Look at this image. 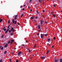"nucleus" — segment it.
<instances>
[{"label": "nucleus", "instance_id": "nucleus-1", "mask_svg": "<svg viewBox=\"0 0 62 62\" xmlns=\"http://www.w3.org/2000/svg\"><path fill=\"white\" fill-rule=\"evenodd\" d=\"M22 54V52H18V55H20L21 54Z\"/></svg>", "mask_w": 62, "mask_h": 62}, {"label": "nucleus", "instance_id": "nucleus-2", "mask_svg": "<svg viewBox=\"0 0 62 62\" xmlns=\"http://www.w3.org/2000/svg\"><path fill=\"white\" fill-rule=\"evenodd\" d=\"M9 29H7V31H6L5 32V34H7V32L9 31Z\"/></svg>", "mask_w": 62, "mask_h": 62}, {"label": "nucleus", "instance_id": "nucleus-3", "mask_svg": "<svg viewBox=\"0 0 62 62\" xmlns=\"http://www.w3.org/2000/svg\"><path fill=\"white\" fill-rule=\"evenodd\" d=\"M8 46V45L7 44H6L4 46V48H7Z\"/></svg>", "mask_w": 62, "mask_h": 62}, {"label": "nucleus", "instance_id": "nucleus-4", "mask_svg": "<svg viewBox=\"0 0 62 62\" xmlns=\"http://www.w3.org/2000/svg\"><path fill=\"white\" fill-rule=\"evenodd\" d=\"M41 38V39H42L43 38V34H41L40 35Z\"/></svg>", "mask_w": 62, "mask_h": 62}, {"label": "nucleus", "instance_id": "nucleus-5", "mask_svg": "<svg viewBox=\"0 0 62 62\" xmlns=\"http://www.w3.org/2000/svg\"><path fill=\"white\" fill-rule=\"evenodd\" d=\"M40 22L41 24V25H42V24H43V20H41Z\"/></svg>", "mask_w": 62, "mask_h": 62}, {"label": "nucleus", "instance_id": "nucleus-6", "mask_svg": "<svg viewBox=\"0 0 62 62\" xmlns=\"http://www.w3.org/2000/svg\"><path fill=\"white\" fill-rule=\"evenodd\" d=\"M41 59H45V58L46 57L45 56H44V57L42 56L41 57Z\"/></svg>", "mask_w": 62, "mask_h": 62}, {"label": "nucleus", "instance_id": "nucleus-7", "mask_svg": "<svg viewBox=\"0 0 62 62\" xmlns=\"http://www.w3.org/2000/svg\"><path fill=\"white\" fill-rule=\"evenodd\" d=\"M38 29H40V25H39L38 26Z\"/></svg>", "mask_w": 62, "mask_h": 62}, {"label": "nucleus", "instance_id": "nucleus-8", "mask_svg": "<svg viewBox=\"0 0 62 62\" xmlns=\"http://www.w3.org/2000/svg\"><path fill=\"white\" fill-rule=\"evenodd\" d=\"M50 40H51V39L50 38H49L48 39H47V41L48 42H49V41H50Z\"/></svg>", "mask_w": 62, "mask_h": 62}, {"label": "nucleus", "instance_id": "nucleus-9", "mask_svg": "<svg viewBox=\"0 0 62 62\" xmlns=\"http://www.w3.org/2000/svg\"><path fill=\"white\" fill-rule=\"evenodd\" d=\"M12 23H15V21L14 20V19H13L12 20Z\"/></svg>", "mask_w": 62, "mask_h": 62}, {"label": "nucleus", "instance_id": "nucleus-10", "mask_svg": "<svg viewBox=\"0 0 62 62\" xmlns=\"http://www.w3.org/2000/svg\"><path fill=\"white\" fill-rule=\"evenodd\" d=\"M34 16H33V17H31L30 18V19H34Z\"/></svg>", "mask_w": 62, "mask_h": 62}, {"label": "nucleus", "instance_id": "nucleus-11", "mask_svg": "<svg viewBox=\"0 0 62 62\" xmlns=\"http://www.w3.org/2000/svg\"><path fill=\"white\" fill-rule=\"evenodd\" d=\"M16 23H17V21L16 20L14 24H16Z\"/></svg>", "mask_w": 62, "mask_h": 62}, {"label": "nucleus", "instance_id": "nucleus-12", "mask_svg": "<svg viewBox=\"0 0 62 62\" xmlns=\"http://www.w3.org/2000/svg\"><path fill=\"white\" fill-rule=\"evenodd\" d=\"M7 51H5L4 53V54H7Z\"/></svg>", "mask_w": 62, "mask_h": 62}, {"label": "nucleus", "instance_id": "nucleus-13", "mask_svg": "<svg viewBox=\"0 0 62 62\" xmlns=\"http://www.w3.org/2000/svg\"><path fill=\"white\" fill-rule=\"evenodd\" d=\"M3 62V59H1L0 60V62Z\"/></svg>", "mask_w": 62, "mask_h": 62}, {"label": "nucleus", "instance_id": "nucleus-14", "mask_svg": "<svg viewBox=\"0 0 62 62\" xmlns=\"http://www.w3.org/2000/svg\"><path fill=\"white\" fill-rule=\"evenodd\" d=\"M49 52V51L48 50L47 51V54H48V53Z\"/></svg>", "mask_w": 62, "mask_h": 62}, {"label": "nucleus", "instance_id": "nucleus-15", "mask_svg": "<svg viewBox=\"0 0 62 62\" xmlns=\"http://www.w3.org/2000/svg\"><path fill=\"white\" fill-rule=\"evenodd\" d=\"M3 20V19H1L0 20V23H1L2 22V21Z\"/></svg>", "mask_w": 62, "mask_h": 62}, {"label": "nucleus", "instance_id": "nucleus-16", "mask_svg": "<svg viewBox=\"0 0 62 62\" xmlns=\"http://www.w3.org/2000/svg\"><path fill=\"white\" fill-rule=\"evenodd\" d=\"M36 43H35V45L34 46V48H36Z\"/></svg>", "mask_w": 62, "mask_h": 62}, {"label": "nucleus", "instance_id": "nucleus-17", "mask_svg": "<svg viewBox=\"0 0 62 62\" xmlns=\"http://www.w3.org/2000/svg\"><path fill=\"white\" fill-rule=\"evenodd\" d=\"M38 18V16H36L35 17V19H37Z\"/></svg>", "mask_w": 62, "mask_h": 62}, {"label": "nucleus", "instance_id": "nucleus-18", "mask_svg": "<svg viewBox=\"0 0 62 62\" xmlns=\"http://www.w3.org/2000/svg\"><path fill=\"white\" fill-rule=\"evenodd\" d=\"M3 37H4V35H2L1 36V38H3Z\"/></svg>", "mask_w": 62, "mask_h": 62}, {"label": "nucleus", "instance_id": "nucleus-19", "mask_svg": "<svg viewBox=\"0 0 62 62\" xmlns=\"http://www.w3.org/2000/svg\"><path fill=\"white\" fill-rule=\"evenodd\" d=\"M10 35H11V36H12V35H13V33H12V32L10 34Z\"/></svg>", "mask_w": 62, "mask_h": 62}, {"label": "nucleus", "instance_id": "nucleus-20", "mask_svg": "<svg viewBox=\"0 0 62 62\" xmlns=\"http://www.w3.org/2000/svg\"><path fill=\"white\" fill-rule=\"evenodd\" d=\"M57 62V60H55V62Z\"/></svg>", "mask_w": 62, "mask_h": 62}, {"label": "nucleus", "instance_id": "nucleus-21", "mask_svg": "<svg viewBox=\"0 0 62 62\" xmlns=\"http://www.w3.org/2000/svg\"><path fill=\"white\" fill-rule=\"evenodd\" d=\"M10 21H8V23H10Z\"/></svg>", "mask_w": 62, "mask_h": 62}, {"label": "nucleus", "instance_id": "nucleus-22", "mask_svg": "<svg viewBox=\"0 0 62 62\" xmlns=\"http://www.w3.org/2000/svg\"><path fill=\"white\" fill-rule=\"evenodd\" d=\"M5 28H6V26L4 27V28H3L2 30H4V29H5Z\"/></svg>", "mask_w": 62, "mask_h": 62}, {"label": "nucleus", "instance_id": "nucleus-23", "mask_svg": "<svg viewBox=\"0 0 62 62\" xmlns=\"http://www.w3.org/2000/svg\"><path fill=\"white\" fill-rule=\"evenodd\" d=\"M3 49H4V47H2V48H1V50H3Z\"/></svg>", "mask_w": 62, "mask_h": 62}, {"label": "nucleus", "instance_id": "nucleus-24", "mask_svg": "<svg viewBox=\"0 0 62 62\" xmlns=\"http://www.w3.org/2000/svg\"><path fill=\"white\" fill-rule=\"evenodd\" d=\"M53 16L54 17H55V15L54 14H53Z\"/></svg>", "mask_w": 62, "mask_h": 62}, {"label": "nucleus", "instance_id": "nucleus-25", "mask_svg": "<svg viewBox=\"0 0 62 62\" xmlns=\"http://www.w3.org/2000/svg\"><path fill=\"white\" fill-rule=\"evenodd\" d=\"M14 41V40L13 39H12V40H11V41L12 42H13V41Z\"/></svg>", "mask_w": 62, "mask_h": 62}, {"label": "nucleus", "instance_id": "nucleus-26", "mask_svg": "<svg viewBox=\"0 0 62 62\" xmlns=\"http://www.w3.org/2000/svg\"><path fill=\"white\" fill-rule=\"evenodd\" d=\"M45 23H47V21H45Z\"/></svg>", "mask_w": 62, "mask_h": 62}, {"label": "nucleus", "instance_id": "nucleus-27", "mask_svg": "<svg viewBox=\"0 0 62 62\" xmlns=\"http://www.w3.org/2000/svg\"><path fill=\"white\" fill-rule=\"evenodd\" d=\"M14 19H15V20H17V17H15Z\"/></svg>", "mask_w": 62, "mask_h": 62}, {"label": "nucleus", "instance_id": "nucleus-28", "mask_svg": "<svg viewBox=\"0 0 62 62\" xmlns=\"http://www.w3.org/2000/svg\"><path fill=\"white\" fill-rule=\"evenodd\" d=\"M16 62H19V60H16Z\"/></svg>", "mask_w": 62, "mask_h": 62}, {"label": "nucleus", "instance_id": "nucleus-29", "mask_svg": "<svg viewBox=\"0 0 62 62\" xmlns=\"http://www.w3.org/2000/svg\"><path fill=\"white\" fill-rule=\"evenodd\" d=\"M11 32V30H9V33H10Z\"/></svg>", "mask_w": 62, "mask_h": 62}, {"label": "nucleus", "instance_id": "nucleus-30", "mask_svg": "<svg viewBox=\"0 0 62 62\" xmlns=\"http://www.w3.org/2000/svg\"><path fill=\"white\" fill-rule=\"evenodd\" d=\"M17 24H18V25H20V24L19 23H17Z\"/></svg>", "mask_w": 62, "mask_h": 62}, {"label": "nucleus", "instance_id": "nucleus-31", "mask_svg": "<svg viewBox=\"0 0 62 62\" xmlns=\"http://www.w3.org/2000/svg\"><path fill=\"white\" fill-rule=\"evenodd\" d=\"M10 27V25H9L8 26V27H7V28H9Z\"/></svg>", "mask_w": 62, "mask_h": 62}, {"label": "nucleus", "instance_id": "nucleus-32", "mask_svg": "<svg viewBox=\"0 0 62 62\" xmlns=\"http://www.w3.org/2000/svg\"><path fill=\"white\" fill-rule=\"evenodd\" d=\"M45 36H48V35L46 34L45 35Z\"/></svg>", "mask_w": 62, "mask_h": 62}, {"label": "nucleus", "instance_id": "nucleus-33", "mask_svg": "<svg viewBox=\"0 0 62 62\" xmlns=\"http://www.w3.org/2000/svg\"><path fill=\"white\" fill-rule=\"evenodd\" d=\"M32 1V0H30L29 1V2L30 3H31Z\"/></svg>", "mask_w": 62, "mask_h": 62}, {"label": "nucleus", "instance_id": "nucleus-34", "mask_svg": "<svg viewBox=\"0 0 62 62\" xmlns=\"http://www.w3.org/2000/svg\"><path fill=\"white\" fill-rule=\"evenodd\" d=\"M8 44H9L10 43V41H9L8 42Z\"/></svg>", "mask_w": 62, "mask_h": 62}, {"label": "nucleus", "instance_id": "nucleus-35", "mask_svg": "<svg viewBox=\"0 0 62 62\" xmlns=\"http://www.w3.org/2000/svg\"><path fill=\"white\" fill-rule=\"evenodd\" d=\"M9 60L11 62V59H9Z\"/></svg>", "mask_w": 62, "mask_h": 62}, {"label": "nucleus", "instance_id": "nucleus-36", "mask_svg": "<svg viewBox=\"0 0 62 62\" xmlns=\"http://www.w3.org/2000/svg\"><path fill=\"white\" fill-rule=\"evenodd\" d=\"M14 31H15V30L13 29V32H14Z\"/></svg>", "mask_w": 62, "mask_h": 62}, {"label": "nucleus", "instance_id": "nucleus-37", "mask_svg": "<svg viewBox=\"0 0 62 62\" xmlns=\"http://www.w3.org/2000/svg\"><path fill=\"white\" fill-rule=\"evenodd\" d=\"M23 15L22 14L21 16V17H22L23 16Z\"/></svg>", "mask_w": 62, "mask_h": 62}, {"label": "nucleus", "instance_id": "nucleus-38", "mask_svg": "<svg viewBox=\"0 0 62 62\" xmlns=\"http://www.w3.org/2000/svg\"><path fill=\"white\" fill-rule=\"evenodd\" d=\"M37 13H38V14H39V11H38V10L37 11Z\"/></svg>", "mask_w": 62, "mask_h": 62}, {"label": "nucleus", "instance_id": "nucleus-39", "mask_svg": "<svg viewBox=\"0 0 62 62\" xmlns=\"http://www.w3.org/2000/svg\"><path fill=\"white\" fill-rule=\"evenodd\" d=\"M53 39H54L55 40V37H54Z\"/></svg>", "mask_w": 62, "mask_h": 62}, {"label": "nucleus", "instance_id": "nucleus-40", "mask_svg": "<svg viewBox=\"0 0 62 62\" xmlns=\"http://www.w3.org/2000/svg\"><path fill=\"white\" fill-rule=\"evenodd\" d=\"M39 33H37V35L38 36H39Z\"/></svg>", "mask_w": 62, "mask_h": 62}, {"label": "nucleus", "instance_id": "nucleus-41", "mask_svg": "<svg viewBox=\"0 0 62 62\" xmlns=\"http://www.w3.org/2000/svg\"><path fill=\"white\" fill-rule=\"evenodd\" d=\"M11 30H13V28H12L11 29Z\"/></svg>", "mask_w": 62, "mask_h": 62}, {"label": "nucleus", "instance_id": "nucleus-42", "mask_svg": "<svg viewBox=\"0 0 62 62\" xmlns=\"http://www.w3.org/2000/svg\"><path fill=\"white\" fill-rule=\"evenodd\" d=\"M28 50H29V52H31V50H29V49H28Z\"/></svg>", "mask_w": 62, "mask_h": 62}, {"label": "nucleus", "instance_id": "nucleus-43", "mask_svg": "<svg viewBox=\"0 0 62 62\" xmlns=\"http://www.w3.org/2000/svg\"><path fill=\"white\" fill-rule=\"evenodd\" d=\"M6 29H4V31H6Z\"/></svg>", "mask_w": 62, "mask_h": 62}, {"label": "nucleus", "instance_id": "nucleus-44", "mask_svg": "<svg viewBox=\"0 0 62 62\" xmlns=\"http://www.w3.org/2000/svg\"><path fill=\"white\" fill-rule=\"evenodd\" d=\"M42 0H39V2H40V1H41Z\"/></svg>", "mask_w": 62, "mask_h": 62}, {"label": "nucleus", "instance_id": "nucleus-45", "mask_svg": "<svg viewBox=\"0 0 62 62\" xmlns=\"http://www.w3.org/2000/svg\"><path fill=\"white\" fill-rule=\"evenodd\" d=\"M13 43L12 42H10V44H12Z\"/></svg>", "mask_w": 62, "mask_h": 62}, {"label": "nucleus", "instance_id": "nucleus-46", "mask_svg": "<svg viewBox=\"0 0 62 62\" xmlns=\"http://www.w3.org/2000/svg\"><path fill=\"white\" fill-rule=\"evenodd\" d=\"M28 8L30 9V7H29V6L28 7Z\"/></svg>", "mask_w": 62, "mask_h": 62}, {"label": "nucleus", "instance_id": "nucleus-47", "mask_svg": "<svg viewBox=\"0 0 62 62\" xmlns=\"http://www.w3.org/2000/svg\"><path fill=\"white\" fill-rule=\"evenodd\" d=\"M30 11L31 12H32V9H30Z\"/></svg>", "mask_w": 62, "mask_h": 62}, {"label": "nucleus", "instance_id": "nucleus-48", "mask_svg": "<svg viewBox=\"0 0 62 62\" xmlns=\"http://www.w3.org/2000/svg\"><path fill=\"white\" fill-rule=\"evenodd\" d=\"M22 10H24V8H23V9H22Z\"/></svg>", "mask_w": 62, "mask_h": 62}, {"label": "nucleus", "instance_id": "nucleus-49", "mask_svg": "<svg viewBox=\"0 0 62 62\" xmlns=\"http://www.w3.org/2000/svg\"><path fill=\"white\" fill-rule=\"evenodd\" d=\"M17 17V15H16L15 16V17Z\"/></svg>", "mask_w": 62, "mask_h": 62}, {"label": "nucleus", "instance_id": "nucleus-50", "mask_svg": "<svg viewBox=\"0 0 62 62\" xmlns=\"http://www.w3.org/2000/svg\"><path fill=\"white\" fill-rule=\"evenodd\" d=\"M55 5H53V7H55Z\"/></svg>", "mask_w": 62, "mask_h": 62}, {"label": "nucleus", "instance_id": "nucleus-51", "mask_svg": "<svg viewBox=\"0 0 62 62\" xmlns=\"http://www.w3.org/2000/svg\"><path fill=\"white\" fill-rule=\"evenodd\" d=\"M38 17L39 18H40V16H38Z\"/></svg>", "mask_w": 62, "mask_h": 62}, {"label": "nucleus", "instance_id": "nucleus-52", "mask_svg": "<svg viewBox=\"0 0 62 62\" xmlns=\"http://www.w3.org/2000/svg\"><path fill=\"white\" fill-rule=\"evenodd\" d=\"M54 47V46H52V48H53Z\"/></svg>", "mask_w": 62, "mask_h": 62}, {"label": "nucleus", "instance_id": "nucleus-53", "mask_svg": "<svg viewBox=\"0 0 62 62\" xmlns=\"http://www.w3.org/2000/svg\"><path fill=\"white\" fill-rule=\"evenodd\" d=\"M23 6H20V8H22Z\"/></svg>", "mask_w": 62, "mask_h": 62}, {"label": "nucleus", "instance_id": "nucleus-54", "mask_svg": "<svg viewBox=\"0 0 62 62\" xmlns=\"http://www.w3.org/2000/svg\"><path fill=\"white\" fill-rule=\"evenodd\" d=\"M28 41V40H27L26 41V42H27Z\"/></svg>", "mask_w": 62, "mask_h": 62}, {"label": "nucleus", "instance_id": "nucleus-55", "mask_svg": "<svg viewBox=\"0 0 62 62\" xmlns=\"http://www.w3.org/2000/svg\"><path fill=\"white\" fill-rule=\"evenodd\" d=\"M43 12H45V10H43Z\"/></svg>", "mask_w": 62, "mask_h": 62}, {"label": "nucleus", "instance_id": "nucleus-56", "mask_svg": "<svg viewBox=\"0 0 62 62\" xmlns=\"http://www.w3.org/2000/svg\"><path fill=\"white\" fill-rule=\"evenodd\" d=\"M40 30H39L38 31H39V32H40Z\"/></svg>", "mask_w": 62, "mask_h": 62}, {"label": "nucleus", "instance_id": "nucleus-57", "mask_svg": "<svg viewBox=\"0 0 62 62\" xmlns=\"http://www.w3.org/2000/svg\"><path fill=\"white\" fill-rule=\"evenodd\" d=\"M23 7H25V5H24L23 6Z\"/></svg>", "mask_w": 62, "mask_h": 62}, {"label": "nucleus", "instance_id": "nucleus-58", "mask_svg": "<svg viewBox=\"0 0 62 62\" xmlns=\"http://www.w3.org/2000/svg\"><path fill=\"white\" fill-rule=\"evenodd\" d=\"M1 47H2V46H1L0 47V48H1Z\"/></svg>", "mask_w": 62, "mask_h": 62}, {"label": "nucleus", "instance_id": "nucleus-59", "mask_svg": "<svg viewBox=\"0 0 62 62\" xmlns=\"http://www.w3.org/2000/svg\"><path fill=\"white\" fill-rule=\"evenodd\" d=\"M46 28L47 29H48V28Z\"/></svg>", "mask_w": 62, "mask_h": 62}, {"label": "nucleus", "instance_id": "nucleus-60", "mask_svg": "<svg viewBox=\"0 0 62 62\" xmlns=\"http://www.w3.org/2000/svg\"><path fill=\"white\" fill-rule=\"evenodd\" d=\"M13 30H11V32H12V31H13Z\"/></svg>", "mask_w": 62, "mask_h": 62}, {"label": "nucleus", "instance_id": "nucleus-61", "mask_svg": "<svg viewBox=\"0 0 62 62\" xmlns=\"http://www.w3.org/2000/svg\"><path fill=\"white\" fill-rule=\"evenodd\" d=\"M60 61V62H62V61Z\"/></svg>", "mask_w": 62, "mask_h": 62}, {"label": "nucleus", "instance_id": "nucleus-62", "mask_svg": "<svg viewBox=\"0 0 62 62\" xmlns=\"http://www.w3.org/2000/svg\"><path fill=\"white\" fill-rule=\"evenodd\" d=\"M15 22H13V24Z\"/></svg>", "mask_w": 62, "mask_h": 62}, {"label": "nucleus", "instance_id": "nucleus-63", "mask_svg": "<svg viewBox=\"0 0 62 62\" xmlns=\"http://www.w3.org/2000/svg\"><path fill=\"white\" fill-rule=\"evenodd\" d=\"M43 5H44V4H45L44 3H43Z\"/></svg>", "mask_w": 62, "mask_h": 62}, {"label": "nucleus", "instance_id": "nucleus-64", "mask_svg": "<svg viewBox=\"0 0 62 62\" xmlns=\"http://www.w3.org/2000/svg\"><path fill=\"white\" fill-rule=\"evenodd\" d=\"M61 12H62V11H61Z\"/></svg>", "mask_w": 62, "mask_h": 62}]
</instances>
